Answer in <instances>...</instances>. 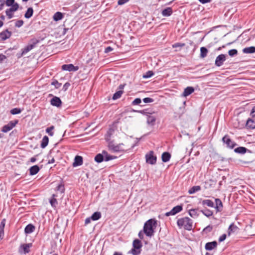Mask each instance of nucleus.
I'll use <instances>...</instances> for the list:
<instances>
[{"label":"nucleus","instance_id":"a19ab883","mask_svg":"<svg viewBox=\"0 0 255 255\" xmlns=\"http://www.w3.org/2000/svg\"><path fill=\"white\" fill-rule=\"evenodd\" d=\"M154 75V73L152 71H148L144 74L142 77L144 79H147L151 77Z\"/></svg>","mask_w":255,"mask_h":255},{"label":"nucleus","instance_id":"b1692460","mask_svg":"<svg viewBox=\"0 0 255 255\" xmlns=\"http://www.w3.org/2000/svg\"><path fill=\"white\" fill-rule=\"evenodd\" d=\"M171 158V154L168 152H164L162 154L161 159L163 162H167Z\"/></svg>","mask_w":255,"mask_h":255},{"label":"nucleus","instance_id":"a211bd4d","mask_svg":"<svg viewBox=\"0 0 255 255\" xmlns=\"http://www.w3.org/2000/svg\"><path fill=\"white\" fill-rule=\"evenodd\" d=\"M35 226L31 224L27 225L25 229L24 232L26 234H29L33 232L35 230Z\"/></svg>","mask_w":255,"mask_h":255},{"label":"nucleus","instance_id":"603ef678","mask_svg":"<svg viewBox=\"0 0 255 255\" xmlns=\"http://www.w3.org/2000/svg\"><path fill=\"white\" fill-rule=\"evenodd\" d=\"M15 0H6L5 1V4L7 6H12L15 4Z\"/></svg>","mask_w":255,"mask_h":255},{"label":"nucleus","instance_id":"774afa93","mask_svg":"<svg viewBox=\"0 0 255 255\" xmlns=\"http://www.w3.org/2000/svg\"><path fill=\"white\" fill-rule=\"evenodd\" d=\"M251 115L253 117H255V106L252 109V112H251Z\"/></svg>","mask_w":255,"mask_h":255},{"label":"nucleus","instance_id":"72a5a7b5","mask_svg":"<svg viewBox=\"0 0 255 255\" xmlns=\"http://www.w3.org/2000/svg\"><path fill=\"white\" fill-rule=\"evenodd\" d=\"M33 13V10L32 7H29L27 8V11H26L25 13L24 14V17L26 18H30Z\"/></svg>","mask_w":255,"mask_h":255},{"label":"nucleus","instance_id":"6e6d98bb","mask_svg":"<svg viewBox=\"0 0 255 255\" xmlns=\"http://www.w3.org/2000/svg\"><path fill=\"white\" fill-rule=\"evenodd\" d=\"M141 100L140 98H136L132 101V105H138L140 103H141Z\"/></svg>","mask_w":255,"mask_h":255},{"label":"nucleus","instance_id":"ddd939ff","mask_svg":"<svg viewBox=\"0 0 255 255\" xmlns=\"http://www.w3.org/2000/svg\"><path fill=\"white\" fill-rule=\"evenodd\" d=\"M32 246L31 244H24L21 245L19 248V252L24 254L30 252V248Z\"/></svg>","mask_w":255,"mask_h":255},{"label":"nucleus","instance_id":"bf43d9fd","mask_svg":"<svg viewBox=\"0 0 255 255\" xmlns=\"http://www.w3.org/2000/svg\"><path fill=\"white\" fill-rule=\"evenodd\" d=\"M212 226L209 225L204 229L203 232L206 233L210 232L212 230Z\"/></svg>","mask_w":255,"mask_h":255},{"label":"nucleus","instance_id":"c756f323","mask_svg":"<svg viewBox=\"0 0 255 255\" xmlns=\"http://www.w3.org/2000/svg\"><path fill=\"white\" fill-rule=\"evenodd\" d=\"M134 112L140 113L143 115L146 116L148 117L150 115H152L153 112H152L149 109H144L143 110H137L134 111Z\"/></svg>","mask_w":255,"mask_h":255},{"label":"nucleus","instance_id":"aec40b11","mask_svg":"<svg viewBox=\"0 0 255 255\" xmlns=\"http://www.w3.org/2000/svg\"><path fill=\"white\" fill-rule=\"evenodd\" d=\"M194 91V89L192 87H186L182 94V96L184 97H187L191 94Z\"/></svg>","mask_w":255,"mask_h":255},{"label":"nucleus","instance_id":"39448f33","mask_svg":"<svg viewBox=\"0 0 255 255\" xmlns=\"http://www.w3.org/2000/svg\"><path fill=\"white\" fill-rule=\"evenodd\" d=\"M145 159L146 163L154 165L156 163L157 157L154 155L153 151H150L145 155Z\"/></svg>","mask_w":255,"mask_h":255},{"label":"nucleus","instance_id":"e433bc0d","mask_svg":"<svg viewBox=\"0 0 255 255\" xmlns=\"http://www.w3.org/2000/svg\"><path fill=\"white\" fill-rule=\"evenodd\" d=\"M201 190V187L200 186H194L191 188L188 192L190 194H192L197 192Z\"/></svg>","mask_w":255,"mask_h":255},{"label":"nucleus","instance_id":"052dcab7","mask_svg":"<svg viewBox=\"0 0 255 255\" xmlns=\"http://www.w3.org/2000/svg\"><path fill=\"white\" fill-rule=\"evenodd\" d=\"M70 84L69 82H66V83H65V84L63 85V88H62V90L64 91H66L68 88H69V87L70 86Z\"/></svg>","mask_w":255,"mask_h":255},{"label":"nucleus","instance_id":"9b49d317","mask_svg":"<svg viewBox=\"0 0 255 255\" xmlns=\"http://www.w3.org/2000/svg\"><path fill=\"white\" fill-rule=\"evenodd\" d=\"M12 33L7 29L0 32V40L4 41L8 39L11 36Z\"/></svg>","mask_w":255,"mask_h":255},{"label":"nucleus","instance_id":"79ce46f5","mask_svg":"<svg viewBox=\"0 0 255 255\" xmlns=\"http://www.w3.org/2000/svg\"><path fill=\"white\" fill-rule=\"evenodd\" d=\"M21 112V110L19 108H15L12 109H11L10 111V113L12 115H16L20 114Z\"/></svg>","mask_w":255,"mask_h":255},{"label":"nucleus","instance_id":"f3484780","mask_svg":"<svg viewBox=\"0 0 255 255\" xmlns=\"http://www.w3.org/2000/svg\"><path fill=\"white\" fill-rule=\"evenodd\" d=\"M216 206L214 207L216 209L217 212H221L223 209V204L220 199H215Z\"/></svg>","mask_w":255,"mask_h":255},{"label":"nucleus","instance_id":"4be33fe9","mask_svg":"<svg viewBox=\"0 0 255 255\" xmlns=\"http://www.w3.org/2000/svg\"><path fill=\"white\" fill-rule=\"evenodd\" d=\"M202 205L203 206H208L209 207L213 208L214 207V202L209 199H205L203 200L201 202Z\"/></svg>","mask_w":255,"mask_h":255},{"label":"nucleus","instance_id":"f03ea898","mask_svg":"<svg viewBox=\"0 0 255 255\" xmlns=\"http://www.w3.org/2000/svg\"><path fill=\"white\" fill-rule=\"evenodd\" d=\"M177 224L180 228L183 227L188 231H191L193 228V221L189 217L179 219L177 221Z\"/></svg>","mask_w":255,"mask_h":255},{"label":"nucleus","instance_id":"864d4df0","mask_svg":"<svg viewBox=\"0 0 255 255\" xmlns=\"http://www.w3.org/2000/svg\"><path fill=\"white\" fill-rule=\"evenodd\" d=\"M112 130H109L106 135V137H105V139L106 140V141L107 142H109L110 141H111V135H112Z\"/></svg>","mask_w":255,"mask_h":255},{"label":"nucleus","instance_id":"dca6fc26","mask_svg":"<svg viewBox=\"0 0 255 255\" xmlns=\"http://www.w3.org/2000/svg\"><path fill=\"white\" fill-rule=\"evenodd\" d=\"M246 127L247 129L255 128V121L251 119H249L247 121Z\"/></svg>","mask_w":255,"mask_h":255},{"label":"nucleus","instance_id":"393cba45","mask_svg":"<svg viewBox=\"0 0 255 255\" xmlns=\"http://www.w3.org/2000/svg\"><path fill=\"white\" fill-rule=\"evenodd\" d=\"M243 52L246 54H252L255 52V47L250 46L245 47L243 49Z\"/></svg>","mask_w":255,"mask_h":255},{"label":"nucleus","instance_id":"f8f14e48","mask_svg":"<svg viewBox=\"0 0 255 255\" xmlns=\"http://www.w3.org/2000/svg\"><path fill=\"white\" fill-rule=\"evenodd\" d=\"M50 104L53 106L59 108L62 106V101L59 97L54 96L51 99Z\"/></svg>","mask_w":255,"mask_h":255},{"label":"nucleus","instance_id":"09e8293b","mask_svg":"<svg viewBox=\"0 0 255 255\" xmlns=\"http://www.w3.org/2000/svg\"><path fill=\"white\" fill-rule=\"evenodd\" d=\"M51 85L54 86L56 89H58L61 87L62 84L61 83H59L57 80H54L51 82Z\"/></svg>","mask_w":255,"mask_h":255},{"label":"nucleus","instance_id":"cd10ccee","mask_svg":"<svg viewBox=\"0 0 255 255\" xmlns=\"http://www.w3.org/2000/svg\"><path fill=\"white\" fill-rule=\"evenodd\" d=\"M189 215L193 218H196L199 216L198 210L197 209H192L189 211Z\"/></svg>","mask_w":255,"mask_h":255},{"label":"nucleus","instance_id":"49530a36","mask_svg":"<svg viewBox=\"0 0 255 255\" xmlns=\"http://www.w3.org/2000/svg\"><path fill=\"white\" fill-rule=\"evenodd\" d=\"M140 249H136L135 248L132 249L129 253L132 254L133 255H138L140 254Z\"/></svg>","mask_w":255,"mask_h":255},{"label":"nucleus","instance_id":"4468645a","mask_svg":"<svg viewBox=\"0 0 255 255\" xmlns=\"http://www.w3.org/2000/svg\"><path fill=\"white\" fill-rule=\"evenodd\" d=\"M83 157L79 155H76L75 157L74 161L73 163V166L75 167L79 166H81L83 164Z\"/></svg>","mask_w":255,"mask_h":255},{"label":"nucleus","instance_id":"1a4fd4ad","mask_svg":"<svg viewBox=\"0 0 255 255\" xmlns=\"http://www.w3.org/2000/svg\"><path fill=\"white\" fill-rule=\"evenodd\" d=\"M17 122V121H15L14 122L10 121L7 125H4L2 127L1 131L3 132H7L9 131L15 126Z\"/></svg>","mask_w":255,"mask_h":255},{"label":"nucleus","instance_id":"20e7f679","mask_svg":"<svg viewBox=\"0 0 255 255\" xmlns=\"http://www.w3.org/2000/svg\"><path fill=\"white\" fill-rule=\"evenodd\" d=\"M32 43L27 45L24 48L21 49V53L20 56H23L32 49L38 43V40L36 39L31 40Z\"/></svg>","mask_w":255,"mask_h":255},{"label":"nucleus","instance_id":"2eb2a0df","mask_svg":"<svg viewBox=\"0 0 255 255\" xmlns=\"http://www.w3.org/2000/svg\"><path fill=\"white\" fill-rule=\"evenodd\" d=\"M217 247V242L213 241L207 243L205 246V249L207 251H212Z\"/></svg>","mask_w":255,"mask_h":255},{"label":"nucleus","instance_id":"4c0bfd02","mask_svg":"<svg viewBox=\"0 0 255 255\" xmlns=\"http://www.w3.org/2000/svg\"><path fill=\"white\" fill-rule=\"evenodd\" d=\"M63 14L61 12H56L53 16V19L55 21H58L62 19Z\"/></svg>","mask_w":255,"mask_h":255},{"label":"nucleus","instance_id":"680f3d73","mask_svg":"<svg viewBox=\"0 0 255 255\" xmlns=\"http://www.w3.org/2000/svg\"><path fill=\"white\" fill-rule=\"evenodd\" d=\"M129 0H119L118 3L119 5H123L128 2Z\"/></svg>","mask_w":255,"mask_h":255},{"label":"nucleus","instance_id":"7ed1b4c3","mask_svg":"<svg viewBox=\"0 0 255 255\" xmlns=\"http://www.w3.org/2000/svg\"><path fill=\"white\" fill-rule=\"evenodd\" d=\"M124 146V144L123 143L115 145L114 141H110L108 145L109 149L115 152L125 151V149L123 147Z\"/></svg>","mask_w":255,"mask_h":255},{"label":"nucleus","instance_id":"a878e982","mask_svg":"<svg viewBox=\"0 0 255 255\" xmlns=\"http://www.w3.org/2000/svg\"><path fill=\"white\" fill-rule=\"evenodd\" d=\"M247 151H249V150L245 147L243 146H240L234 149V151L236 153L242 154L246 153Z\"/></svg>","mask_w":255,"mask_h":255},{"label":"nucleus","instance_id":"69168bd1","mask_svg":"<svg viewBox=\"0 0 255 255\" xmlns=\"http://www.w3.org/2000/svg\"><path fill=\"white\" fill-rule=\"evenodd\" d=\"M113 48H112L111 46H108L105 48L104 52H105V53H109V52L113 51Z\"/></svg>","mask_w":255,"mask_h":255},{"label":"nucleus","instance_id":"e2e57ef3","mask_svg":"<svg viewBox=\"0 0 255 255\" xmlns=\"http://www.w3.org/2000/svg\"><path fill=\"white\" fill-rule=\"evenodd\" d=\"M226 238V234H223L222 236H221L219 238V242H222L225 240Z\"/></svg>","mask_w":255,"mask_h":255},{"label":"nucleus","instance_id":"6e6552de","mask_svg":"<svg viewBox=\"0 0 255 255\" xmlns=\"http://www.w3.org/2000/svg\"><path fill=\"white\" fill-rule=\"evenodd\" d=\"M183 209L182 205H177L172 208V209L165 214L166 216H173L181 212Z\"/></svg>","mask_w":255,"mask_h":255},{"label":"nucleus","instance_id":"338daca9","mask_svg":"<svg viewBox=\"0 0 255 255\" xmlns=\"http://www.w3.org/2000/svg\"><path fill=\"white\" fill-rule=\"evenodd\" d=\"M4 4L5 1L4 0H0V11L2 9Z\"/></svg>","mask_w":255,"mask_h":255},{"label":"nucleus","instance_id":"0e129e2a","mask_svg":"<svg viewBox=\"0 0 255 255\" xmlns=\"http://www.w3.org/2000/svg\"><path fill=\"white\" fill-rule=\"evenodd\" d=\"M144 233H143V230L142 231H140L138 234V237L141 240L143 239L144 238Z\"/></svg>","mask_w":255,"mask_h":255},{"label":"nucleus","instance_id":"8fccbe9b","mask_svg":"<svg viewBox=\"0 0 255 255\" xmlns=\"http://www.w3.org/2000/svg\"><path fill=\"white\" fill-rule=\"evenodd\" d=\"M228 53L230 56L233 57V56H235L237 55L238 51H237V50H236L235 49H233L230 50L228 51Z\"/></svg>","mask_w":255,"mask_h":255},{"label":"nucleus","instance_id":"473e14b6","mask_svg":"<svg viewBox=\"0 0 255 255\" xmlns=\"http://www.w3.org/2000/svg\"><path fill=\"white\" fill-rule=\"evenodd\" d=\"M101 218V214L99 212H94L92 215L90 217V219H92L93 221H97Z\"/></svg>","mask_w":255,"mask_h":255},{"label":"nucleus","instance_id":"ea45409f","mask_svg":"<svg viewBox=\"0 0 255 255\" xmlns=\"http://www.w3.org/2000/svg\"><path fill=\"white\" fill-rule=\"evenodd\" d=\"M10 7L8 8L11 12H14L17 11L19 8V4L17 3H15L14 5L10 6Z\"/></svg>","mask_w":255,"mask_h":255},{"label":"nucleus","instance_id":"423d86ee","mask_svg":"<svg viewBox=\"0 0 255 255\" xmlns=\"http://www.w3.org/2000/svg\"><path fill=\"white\" fill-rule=\"evenodd\" d=\"M223 142L227 144L228 147L233 149L236 145V143L232 141L229 135H226L222 138Z\"/></svg>","mask_w":255,"mask_h":255},{"label":"nucleus","instance_id":"4d7b16f0","mask_svg":"<svg viewBox=\"0 0 255 255\" xmlns=\"http://www.w3.org/2000/svg\"><path fill=\"white\" fill-rule=\"evenodd\" d=\"M185 46L184 43H175L174 44L172 45L173 48H176V47H182Z\"/></svg>","mask_w":255,"mask_h":255},{"label":"nucleus","instance_id":"412c9836","mask_svg":"<svg viewBox=\"0 0 255 255\" xmlns=\"http://www.w3.org/2000/svg\"><path fill=\"white\" fill-rule=\"evenodd\" d=\"M29 170L30 175H34L36 174L39 172L40 168L38 165H35L31 166Z\"/></svg>","mask_w":255,"mask_h":255},{"label":"nucleus","instance_id":"c85d7f7f","mask_svg":"<svg viewBox=\"0 0 255 255\" xmlns=\"http://www.w3.org/2000/svg\"><path fill=\"white\" fill-rule=\"evenodd\" d=\"M156 121V117L150 115L147 118V123L148 125L153 126L155 124Z\"/></svg>","mask_w":255,"mask_h":255},{"label":"nucleus","instance_id":"f704fd0d","mask_svg":"<svg viewBox=\"0 0 255 255\" xmlns=\"http://www.w3.org/2000/svg\"><path fill=\"white\" fill-rule=\"evenodd\" d=\"M201 212L205 216L207 217H210L213 215V212L212 211L208 209H205L204 210H201Z\"/></svg>","mask_w":255,"mask_h":255},{"label":"nucleus","instance_id":"bb28decb","mask_svg":"<svg viewBox=\"0 0 255 255\" xmlns=\"http://www.w3.org/2000/svg\"><path fill=\"white\" fill-rule=\"evenodd\" d=\"M48 142H49L48 137L46 135L44 136L43 137L41 142V144H40L41 147L42 148H44L45 147H46L48 144Z\"/></svg>","mask_w":255,"mask_h":255},{"label":"nucleus","instance_id":"de8ad7c7","mask_svg":"<svg viewBox=\"0 0 255 255\" xmlns=\"http://www.w3.org/2000/svg\"><path fill=\"white\" fill-rule=\"evenodd\" d=\"M5 12L9 19L12 18L14 16L13 12H11L8 8L6 9Z\"/></svg>","mask_w":255,"mask_h":255},{"label":"nucleus","instance_id":"37998d69","mask_svg":"<svg viewBox=\"0 0 255 255\" xmlns=\"http://www.w3.org/2000/svg\"><path fill=\"white\" fill-rule=\"evenodd\" d=\"M54 128V127L52 126L49 128H47L46 129V132L51 136H53L54 134V132L52 131V130Z\"/></svg>","mask_w":255,"mask_h":255},{"label":"nucleus","instance_id":"c9c22d12","mask_svg":"<svg viewBox=\"0 0 255 255\" xmlns=\"http://www.w3.org/2000/svg\"><path fill=\"white\" fill-rule=\"evenodd\" d=\"M208 49L205 47H202L200 48V57L205 58L208 54Z\"/></svg>","mask_w":255,"mask_h":255},{"label":"nucleus","instance_id":"0eeeda50","mask_svg":"<svg viewBox=\"0 0 255 255\" xmlns=\"http://www.w3.org/2000/svg\"><path fill=\"white\" fill-rule=\"evenodd\" d=\"M226 60V55L224 54L219 55L216 58L215 65L217 67L222 66Z\"/></svg>","mask_w":255,"mask_h":255},{"label":"nucleus","instance_id":"c03bdc74","mask_svg":"<svg viewBox=\"0 0 255 255\" xmlns=\"http://www.w3.org/2000/svg\"><path fill=\"white\" fill-rule=\"evenodd\" d=\"M103 153L104 155L105 160L106 161L111 160V155H109L107 151H106V150H103Z\"/></svg>","mask_w":255,"mask_h":255},{"label":"nucleus","instance_id":"5701e85b","mask_svg":"<svg viewBox=\"0 0 255 255\" xmlns=\"http://www.w3.org/2000/svg\"><path fill=\"white\" fill-rule=\"evenodd\" d=\"M57 196L55 194H53L51 198L49 200V202L52 208L55 209L58 204V202L55 198Z\"/></svg>","mask_w":255,"mask_h":255},{"label":"nucleus","instance_id":"a18cd8bd","mask_svg":"<svg viewBox=\"0 0 255 255\" xmlns=\"http://www.w3.org/2000/svg\"><path fill=\"white\" fill-rule=\"evenodd\" d=\"M238 229L237 227L234 225L233 224H231L229 228H228V233L230 235L231 232H235Z\"/></svg>","mask_w":255,"mask_h":255},{"label":"nucleus","instance_id":"13d9d810","mask_svg":"<svg viewBox=\"0 0 255 255\" xmlns=\"http://www.w3.org/2000/svg\"><path fill=\"white\" fill-rule=\"evenodd\" d=\"M143 101L145 103H152L154 101V100L151 98H145L143 99Z\"/></svg>","mask_w":255,"mask_h":255},{"label":"nucleus","instance_id":"5fc2aeb1","mask_svg":"<svg viewBox=\"0 0 255 255\" xmlns=\"http://www.w3.org/2000/svg\"><path fill=\"white\" fill-rule=\"evenodd\" d=\"M23 23L24 22L22 20H17L15 22V26L19 28L23 25Z\"/></svg>","mask_w":255,"mask_h":255},{"label":"nucleus","instance_id":"7c9ffc66","mask_svg":"<svg viewBox=\"0 0 255 255\" xmlns=\"http://www.w3.org/2000/svg\"><path fill=\"white\" fill-rule=\"evenodd\" d=\"M104 160V155L103 153H99L95 157V160L98 163H101Z\"/></svg>","mask_w":255,"mask_h":255},{"label":"nucleus","instance_id":"3c124183","mask_svg":"<svg viewBox=\"0 0 255 255\" xmlns=\"http://www.w3.org/2000/svg\"><path fill=\"white\" fill-rule=\"evenodd\" d=\"M57 191L60 192L61 193H63L65 191V188L64 185L62 184H60L58 185L56 188Z\"/></svg>","mask_w":255,"mask_h":255},{"label":"nucleus","instance_id":"58836bf2","mask_svg":"<svg viewBox=\"0 0 255 255\" xmlns=\"http://www.w3.org/2000/svg\"><path fill=\"white\" fill-rule=\"evenodd\" d=\"M123 93V91L122 90L116 92L113 96V100H115L119 99Z\"/></svg>","mask_w":255,"mask_h":255},{"label":"nucleus","instance_id":"2f4dec72","mask_svg":"<svg viewBox=\"0 0 255 255\" xmlns=\"http://www.w3.org/2000/svg\"><path fill=\"white\" fill-rule=\"evenodd\" d=\"M133 247L136 249H140L142 247V244L140 240L135 239L133 242Z\"/></svg>","mask_w":255,"mask_h":255},{"label":"nucleus","instance_id":"9d476101","mask_svg":"<svg viewBox=\"0 0 255 255\" xmlns=\"http://www.w3.org/2000/svg\"><path fill=\"white\" fill-rule=\"evenodd\" d=\"M62 69L69 72L76 71L79 69L78 66H75L72 64H64L62 66Z\"/></svg>","mask_w":255,"mask_h":255},{"label":"nucleus","instance_id":"f257e3e1","mask_svg":"<svg viewBox=\"0 0 255 255\" xmlns=\"http://www.w3.org/2000/svg\"><path fill=\"white\" fill-rule=\"evenodd\" d=\"M156 225L157 222L155 219H150L147 220L144 224L143 233L146 236L151 238L154 235Z\"/></svg>","mask_w":255,"mask_h":255},{"label":"nucleus","instance_id":"6ab92c4d","mask_svg":"<svg viewBox=\"0 0 255 255\" xmlns=\"http://www.w3.org/2000/svg\"><path fill=\"white\" fill-rule=\"evenodd\" d=\"M172 12H173V10H172V8L170 7H168L164 9L162 11L161 14H162V16L167 17V16H170L172 14Z\"/></svg>","mask_w":255,"mask_h":255}]
</instances>
